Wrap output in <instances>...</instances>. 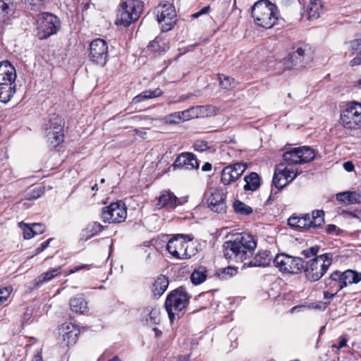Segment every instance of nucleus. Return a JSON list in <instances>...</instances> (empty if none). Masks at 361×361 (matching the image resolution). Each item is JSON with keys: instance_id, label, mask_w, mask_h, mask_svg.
I'll use <instances>...</instances> for the list:
<instances>
[{"instance_id": "nucleus-22", "label": "nucleus", "mask_w": 361, "mask_h": 361, "mask_svg": "<svg viewBox=\"0 0 361 361\" xmlns=\"http://www.w3.org/2000/svg\"><path fill=\"white\" fill-rule=\"evenodd\" d=\"M310 215L305 214L301 216L293 215L288 219V225L300 230L310 228Z\"/></svg>"}, {"instance_id": "nucleus-54", "label": "nucleus", "mask_w": 361, "mask_h": 361, "mask_svg": "<svg viewBox=\"0 0 361 361\" xmlns=\"http://www.w3.org/2000/svg\"><path fill=\"white\" fill-rule=\"evenodd\" d=\"M350 48L353 54L361 55V39H356L350 42Z\"/></svg>"}, {"instance_id": "nucleus-18", "label": "nucleus", "mask_w": 361, "mask_h": 361, "mask_svg": "<svg viewBox=\"0 0 361 361\" xmlns=\"http://www.w3.org/2000/svg\"><path fill=\"white\" fill-rule=\"evenodd\" d=\"M16 71L15 67L8 61L0 62V85L16 84Z\"/></svg>"}, {"instance_id": "nucleus-6", "label": "nucleus", "mask_w": 361, "mask_h": 361, "mask_svg": "<svg viewBox=\"0 0 361 361\" xmlns=\"http://www.w3.org/2000/svg\"><path fill=\"white\" fill-rule=\"evenodd\" d=\"M64 122L61 117L53 114H50L44 124V133L47 142L51 147H56L63 141Z\"/></svg>"}, {"instance_id": "nucleus-19", "label": "nucleus", "mask_w": 361, "mask_h": 361, "mask_svg": "<svg viewBox=\"0 0 361 361\" xmlns=\"http://www.w3.org/2000/svg\"><path fill=\"white\" fill-rule=\"evenodd\" d=\"M186 200L185 198H178L172 192L164 191L158 198V205L160 208L164 207L167 209H173L178 205L182 204Z\"/></svg>"}, {"instance_id": "nucleus-53", "label": "nucleus", "mask_w": 361, "mask_h": 361, "mask_svg": "<svg viewBox=\"0 0 361 361\" xmlns=\"http://www.w3.org/2000/svg\"><path fill=\"white\" fill-rule=\"evenodd\" d=\"M324 286L326 288H329L331 291H334L336 293L340 291L337 290L336 283L331 275L329 277L324 279Z\"/></svg>"}, {"instance_id": "nucleus-3", "label": "nucleus", "mask_w": 361, "mask_h": 361, "mask_svg": "<svg viewBox=\"0 0 361 361\" xmlns=\"http://www.w3.org/2000/svg\"><path fill=\"white\" fill-rule=\"evenodd\" d=\"M189 300L190 295L183 286L176 288L168 294L165 301V308L171 322L175 319L176 315L178 318L182 316L183 311L189 303Z\"/></svg>"}, {"instance_id": "nucleus-43", "label": "nucleus", "mask_w": 361, "mask_h": 361, "mask_svg": "<svg viewBox=\"0 0 361 361\" xmlns=\"http://www.w3.org/2000/svg\"><path fill=\"white\" fill-rule=\"evenodd\" d=\"M237 274V269L232 267H228L224 269H219L216 274L218 277L222 279H227Z\"/></svg>"}, {"instance_id": "nucleus-38", "label": "nucleus", "mask_w": 361, "mask_h": 361, "mask_svg": "<svg viewBox=\"0 0 361 361\" xmlns=\"http://www.w3.org/2000/svg\"><path fill=\"white\" fill-rule=\"evenodd\" d=\"M324 212L323 210H314L310 216V228H319L324 223Z\"/></svg>"}, {"instance_id": "nucleus-24", "label": "nucleus", "mask_w": 361, "mask_h": 361, "mask_svg": "<svg viewBox=\"0 0 361 361\" xmlns=\"http://www.w3.org/2000/svg\"><path fill=\"white\" fill-rule=\"evenodd\" d=\"M104 227L98 222H92L81 231L80 240H87L103 230Z\"/></svg>"}, {"instance_id": "nucleus-16", "label": "nucleus", "mask_w": 361, "mask_h": 361, "mask_svg": "<svg viewBox=\"0 0 361 361\" xmlns=\"http://www.w3.org/2000/svg\"><path fill=\"white\" fill-rule=\"evenodd\" d=\"M226 195L219 190H214L208 197L207 202L208 207L216 213H225L226 211Z\"/></svg>"}, {"instance_id": "nucleus-57", "label": "nucleus", "mask_w": 361, "mask_h": 361, "mask_svg": "<svg viewBox=\"0 0 361 361\" xmlns=\"http://www.w3.org/2000/svg\"><path fill=\"white\" fill-rule=\"evenodd\" d=\"M51 240H52V238H49L46 241L43 242L41 244V245L35 250V254L32 257L39 254L40 252H43L45 249H47L49 247V243Z\"/></svg>"}, {"instance_id": "nucleus-49", "label": "nucleus", "mask_w": 361, "mask_h": 361, "mask_svg": "<svg viewBox=\"0 0 361 361\" xmlns=\"http://www.w3.org/2000/svg\"><path fill=\"white\" fill-rule=\"evenodd\" d=\"M166 250L174 257L178 258V252L176 250V238L175 236L169 240L166 245Z\"/></svg>"}, {"instance_id": "nucleus-7", "label": "nucleus", "mask_w": 361, "mask_h": 361, "mask_svg": "<svg viewBox=\"0 0 361 361\" xmlns=\"http://www.w3.org/2000/svg\"><path fill=\"white\" fill-rule=\"evenodd\" d=\"M273 263L282 273L296 274L304 269L305 261L301 257L280 253L274 258Z\"/></svg>"}, {"instance_id": "nucleus-63", "label": "nucleus", "mask_w": 361, "mask_h": 361, "mask_svg": "<svg viewBox=\"0 0 361 361\" xmlns=\"http://www.w3.org/2000/svg\"><path fill=\"white\" fill-rule=\"evenodd\" d=\"M360 63H361V57L359 54H357V56H355L354 59H353L350 62V64L352 66H357V65H360Z\"/></svg>"}, {"instance_id": "nucleus-11", "label": "nucleus", "mask_w": 361, "mask_h": 361, "mask_svg": "<svg viewBox=\"0 0 361 361\" xmlns=\"http://www.w3.org/2000/svg\"><path fill=\"white\" fill-rule=\"evenodd\" d=\"M127 210L122 202H113L102 209L101 218L104 223H121L125 221Z\"/></svg>"}, {"instance_id": "nucleus-27", "label": "nucleus", "mask_w": 361, "mask_h": 361, "mask_svg": "<svg viewBox=\"0 0 361 361\" xmlns=\"http://www.w3.org/2000/svg\"><path fill=\"white\" fill-rule=\"evenodd\" d=\"M169 286V281L163 275L159 276L154 281L152 292L155 297H160L166 290Z\"/></svg>"}, {"instance_id": "nucleus-12", "label": "nucleus", "mask_w": 361, "mask_h": 361, "mask_svg": "<svg viewBox=\"0 0 361 361\" xmlns=\"http://www.w3.org/2000/svg\"><path fill=\"white\" fill-rule=\"evenodd\" d=\"M89 60L98 66H103L108 59V46L102 39H96L90 44Z\"/></svg>"}, {"instance_id": "nucleus-32", "label": "nucleus", "mask_w": 361, "mask_h": 361, "mask_svg": "<svg viewBox=\"0 0 361 361\" xmlns=\"http://www.w3.org/2000/svg\"><path fill=\"white\" fill-rule=\"evenodd\" d=\"M207 277V271L204 267H198L195 269L190 275V281L194 285L202 283Z\"/></svg>"}, {"instance_id": "nucleus-33", "label": "nucleus", "mask_w": 361, "mask_h": 361, "mask_svg": "<svg viewBox=\"0 0 361 361\" xmlns=\"http://www.w3.org/2000/svg\"><path fill=\"white\" fill-rule=\"evenodd\" d=\"M322 9V6L319 0H310V4L307 8V18L309 20L317 19L319 17Z\"/></svg>"}, {"instance_id": "nucleus-48", "label": "nucleus", "mask_w": 361, "mask_h": 361, "mask_svg": "<svg viewBox=\"0 0 361 361\" xmlns=\"http://www.w3.org/2000/svg\"><path fill=\"white\" fill-rule=\"evenodd\" d=\"M331 276L333 277V279H334V281L336 283L337 286V290H341L343 288H345V286H343V276L341 275V271H335L331 274Z\"/></svg>"}, {"instance_id": "nucleus-61", "label": "nucleus", "mask_w": 361, "mask_h": 361, "mask_svg": "<svg viewBox=\"0 0 361 361\" xmlns=\"http://www.w3.org/2000/svg\"><path fill=\"white\" fill-rule=\"evenodd\" d=\"M34 228L35 235L43 233L45 231V226L39 223H35L32 224Z\"/></svg>"}, {"instance_id": "nucleus-30", "label": "nucleus", "mask_w": 361, "mask_h": 361, "mask_svg": "<svg viewBox=\"0 0 361 361\" xmlns=\"http://www.w3.org/2000/svg\"><path fill=\"white\" fill-rule=\"evenodd\" d=\"M162 91L159 88L154 90H145L137 94L132 99L133 104H137L147 99L155 98L162 94Z\"/></svg>"}, {"instance_id": "nucleus-8", "label": "nucleus", "mask_w": 361, "mask_h": 361, "mask_svg": "<svg viewBox=\"0 0 361 361\" xmlns=\"http://www.w3.org/2000/svg\"><path fill=\"white\" fill-rule=\"evenodd\" d=\"M313 59V51L308 45L297 47L285 59L286 69L301 68L308 65Z\"/></svg>"}, {"instance_id": "nucleus-28", "label": "nucleus", "mask_w": 361, "mask_h": 361, "mask_svg": "<svg viewBox=\"0 0 361 361\" xmlns=\"http://www.w3.org/2000/svg\"><path fill=\"white\" fill-rule=\"evenodd\" d=\"M61 272V268L58 267L55 269H51V270L44 272L39 275L34 280V285L35 286H39L45 282L49 281L54 277L59 275Z\"/></svg>"}, {"instance_id": "nucleus-4", "label": "nucleus", "mask_w": 361, "mask_h": 361, "mask_svg": "<svg viewBox=\"0 0 361 361\" xmlns=\"http://www.w3.org/2000/svg\"><path fill=\"white\" fill-rule=\"evenodd\" d=\"M144 7L143 1L140 0H126L123 1L118 10L116 23L125 27L129 26L136 21Z\"/></svg>"}, {"instance_id": "nucleus-42", "label": "nucleus", "mask_w": 361, "mask_h": 361, "mask_svg": "<svg viewBox=\"0 0 361 361\" xmlns=\"http://www.w3.org/2000/svg\"><path fill=\"white\" fill-rule=\"evenodd\" d=\"M279 172L281 177H283L286 180H288V183L295 179L298 175V171H295L292 168H289L288 166H286L282 169H279Z\"/></svg>"}, {"instance_id": "nucleus-44", "label": "nucleus", "mask_w": 361, "mask_h": 361, "mask_svg": "<svg viewBox=\"0 0 361 361\" xmlns=\"http://www.w3.org/2000/svg\"><path fill=\"white\" fill-rule=\"evenodd\" d=\"M190 242L191 241H187L182 259H189L196 255L197 250Z\"/></svg>"}, {"instance_id": "nucleus-37", "label": "nucleus", "mask_w": 361, "mask_h": 361, "mask_svg": "<svg viewBox=\"0 0 361 361\" xmlns=\"http://www.w3.org/2000/svg\"><path fill=\"white\" fill-rule=\"evenodd\" d=\"M233 208L235 214L240 216H248L253 212L251 207L245 204L239 200H235L233 203Z\"/></svg>"}, {"instance_id": "nucleus-62", "label": "nucleus", "mask_w": 361, "mask_h": 361, "mask_svg": "<svg viewBox=\"0 0 361 361\" xmlns=\"http://www.w3.org/2000/svg\"><path fill=\"white\" fill-rule=\"evenodd\" d=\"M326 231L329 234L336 233L337 231V226L334 224H329L326 226Z\"/></svg>"}, {"instance_id": "nucleus-2", "label": "nucleus", "mask_w": 361, "mask_h": 361, "mask_svg": "<svg viewBox=\"0 0 361 361\" xmlns=\"http://www.w3.org/2000/svg\"><path fill=\"white\" fill-rule=\"evenodd\" d=\"M251 15L258 26L269 29L276 24L279 11L276 6L270 1L259 0L252 6Z\"/></svg>"}, {"instance_id": "nucleus-39", "label": "nucleus", "mask_w": 361, "mask_h": 361, "mask_svg": "<svg viewBox=\"0 0 361 361\" xmlns=\"http://www.w3.org/2000/svg\"><path fill=\"white\" fill-rule=\"evenodd\" d=\"M298 148V151L300 152V158L301 159V164L309 162L314 159L315 152L313 149L307 146L299 147Z\"/></svg>"}, {"instance_id": "nucleus-55", "label": "nucleus", "mask_w": 361, "mask_h": 361, "mask_svg": "<svg viewBox=\"0 0 361 361\" xmlns=\"http://www.w3.org/2000/svg\"><path fill=\"white\" fill-rule=\"evenodd\" d=\"M318 251H319V247L313 246L309 249L304 250L302 252V253L305 257H310L317 255Z\"/></svg>"}, {"instance_id": "nucleus-52", "label": "nucleus", "mask_w": 361, "mask_h": 361, "mask_svg": "<svg viewBox=\"0 0 361 361\" xmlns=\"http://www.w3.org/2000/svg\"><path fill=\"white\" fill-rule=\"evenodd\" d=\"M180 112H181V116H182V120L183 121H188L190 119H192V118H195L197 116V114H195V110H194L193 106H191V107L188 108V109L184 110Z\"/></svg>"}, {"instance_id": "nucleus-40", "label": "nucleus", "mask_w": 361, "mask_h": 361, "mask_svg": "<svg viewBox=\"0 0 361 361\" xmlns=\"http://www.w3.org/2000/svg\"><path fill=\"white\" fill-rule=\"evenodd\" d=\"M14 8L11 0H0V17L5 18L13 13Z\"/></svg>"}, {"instance_id": "nucleus-15", "label": "nucleus", "mask_w": 361, "mask_h": 361, "mask_svg": "<svg viewBox=\"0 0 361 361\" xmlns=\"http://www.w3.org/2000/svg\"><path fill=\"white\" fill-rule=\"evenodd\" d=\"M171 167L173 170H192L199 168V163L192 153L183 152L176 157Z\"/></svg>"}, {"instance_id": "nucleus-59", "label": "nucleus", "mask_w": 361, "mask_h": 361, "mask_svg": "<svg viewBox=\"0 0 361 361\" xmlns=\"http://www.w3.org/2000/svg\"><path fill=\"white\" fill-rule=\"evenodd\" d=\"M347 342H348L347 338L345 337V336H341L339 338L338 343V344H336V343L333 344L331 348H336L337 350H340L343 347L346 346Z\"/></svg>"}, {"instance_id": "nucleus-10", "label": "nucleus", "mask_w": 361, "mask_h": 361, "mask_svg": "<svg viewBox=\"0 0 361 361\" xmlns=\"http://www.w3.org/2000/svg\"><path fill=\"white\" fill-rule=\"evenodd\" d=\"M341 122L348 129L358 128L361 124V104L357 102L348 103L341 114Z\"/></svg>"}, {"instance_id": "nucleus-20", "label": "nucleus", "mask_w": 361, "mask_h": 361, "mask_svg": "<svg viewBox=\"0 0 361 361\" xmlns=\"http://www.w3.org/2000/svg\"><path fill=\"white\" fill-rule=\"evenodd\" d=\"M270 254L271 252L268 250H260L252 259L245 262L244 264L249 267H267L271 260Z\"/></svg>"}, {"instance_id": "nucleus-56", "label": "nucleus", "mask_w": 361, "mask_h": 361, "mask_svg": "<svg viewBox=\"0 0 361 361\" xmlns=\"http://www.w3.org/2000/svg\"><path fill=\"white\" fill-rule=\"evenodd\" d=\"M148 49L154 51V52H160L161 51V46L159 44L157 38L152 41L147 46Z\"/></svg>"}, {"instance_id": "nucleus-13", "label": "nucleus", "mask_w": 361, "mask_h": 361, "mask_svg": "<svg viewBox=\"0 0 361 361\" xmlns=\"http://www.w3.org/2000/svg\"><path fill=\"white\" fill-rule=\"evenodd\" d=\"M176 11L171 4H164L157 11V20L162 32L171 30L176 24Z\"/></svg>"}, {"instance_id": "nucleus-9", "label": "nucleus", "mask_w": 361, "mask_h": 361, "mask_svg": "<svg viewBox=\"0 0 361 361\" xmlns=\"http://www.w3.org/2000/svg\"><path fill=\"white\" fill-rule=\"evenodd\" d=\"M61 23L57 16L51 13H40L37 19V36L40 39L55 35L60 29Z\"/></svg>"}, {"instance_id": "nucleus-35", "label": "nucleus", "mask_w": 361, "mask_h": 361, "mask_svg": "<svg viewBox=\"0 0 361 361\" xmlns=\"http://www.w3.org/2000/svg\"><path fill=\"white\" fill-rule=\"evenodd\" d=\"M300 153L298 147L292 148L283 153V161L287 163L288 165L301 164Z\"/></svg>"}, {"instance_id": "nucleus-25", "label": "nucleus", "mask_w": 361, "mask_h": 361, "mask_svg": "<svg viewBox=\"0 0 361 361\" xmlns=\"http://www.w3.org/2000/svg\"><path fill=\"white\" fill-rule=\"evenodd\" d=\"M245 184L244 185V190L245 191H255L261 185L260 177L255 172H252L248 176L244 177Z\"/></svg>"}, {"instance_id": "nucleus-14", "label": "nucleus", "mask_w": 361, "mask_h": 361, "mask_svg": "<svg viewBox=\"0 0 361 361\" xmlns=\"http://www.w3.org/2000/svg\"><path fill=\"white\" fill-rule=\"evenodd\" d=\"M246 169L247 164L243 162L235 163L224 167L221 171V182L225 185H230L235 182Z\"/></svg>"}, {"instance_id": "nucleus-31", "label": "nucleus", "mask_w": 361, "mask_h": 361, "mask_svg": "<svg viewBox=\"0 0 361 361\" xmlns=\"http://www.w3.org/2000/svg\"><path fill=\"white\" fill-rule=\"evenodd\" d=\"M70 307L73 312L82 314L87 308V303L82 296H78L70 300Z\"/></svg>"}, {"instance_id": "nucleus-5", "label": "nucleus", "mask_w": 361, "mask_h": 361, "mask_svg": "<svg viewBox=\"0 0 361 361\" xmlns=\"http://www.w3.org/2000/svg\"><path fill=\"white\" fill-rule=\"evenodd\" d=\"M332 264V258L328 253L316 256L314 259L304 263L302 271L310 281L319 280L327 271Z\"/></svg>"}, {"instance_id": "nucleus-26", "label": "nucleus", "mask_w": 361, "mask_h": 361, "mask_svg": "<svg viewBox=\"0 0 361 361\" xmlns=\"http://www.w3.org/2000/svg\"><path fill=\"white\" fill-rule=\"evenodd\" d=\"M16 84L0 85V102L2 103L8 102L16 92Z\"/></svg>"}, {"instance_id": "nucleus-64", "label": "nucleus", "mask_w": 361, "mask_h": 361, "mask_svg": "<svg viewBox=\"0 0 361 361\" xmlns=\"http://www.w3.org/2000/svg\"><path fill=\"white\" fill-rule=\"evenodd\" d=\"M343 167L348 172H350V171H353V169H354V165L353 164V163L351 161L345 162L343 164Z\"/></svg>"}, {"instance_id": "nucleus-34", "label": "nucleus", "mask_w": 361, "mask_h": 361, "mask_svg": "<svg viewBox=\"0 0 361 361\" xmlns=\"http://www.w3.org/2000/svg\"><path fill=\"white\" fill-rule=\"evenodd\" d=\"M343 276V286L346 287L348 284L357 283L361 281V273L351 269L341 272Z\"/></svg>"}, {"instance_id": "nucleus-50", "label": "nucleus", "mask_w": 361, "mask_h": 361, "mask_svg": "<svg viewBox=\"0 0 361 361\" xmlns=\"http://www.w3.org/2000/svg\"><path fill=\"white\" fill-rule=\"evenodd\" d=\"M349 204H358L361 202V191H348Z\"/></svg>"}, {"instance_id": "nucleus-36", "label": "nucleus", "mask_w": 361, "mask_h": 361, "mask_svg": "<svg viewBox=\"0 0 361 361\" xmlns=\"http://www.w3.org/2000/svg\"><path fill=\"white\" fill-rule=\"evenodd\" d=\"M196 118L209 117L216 114V108L212 105L195 106H193Z\"/></svg>"}, {"instance_id": "nucleus-45", "label": "nucleus", "mask_w": 361, "mask_h": 361, "mask_svg": "<svg viewBox=\"0 0 361 361\" xmlns=\"http://www.w3.org/2000/svg\"><path fill=\"white\" fill-rule=\"evenodd\" d=\"M164 121L166 123L169 124H176L180 123L182 120V116L181 112H174L173 114H171L169 115H167L164 118Z\"/></svg>"}, {"instance_id": "nucleus-29", "label": "nucleus", "mask_w": 361, "mask_h": 361, "mask_svg": "<svg viewBox=\"0 0 361 361\" xmlns=\"http://www.w3.org/2000/svg\"><path fill=\"white\" fill-rule=\"evenodd\" d=\"M175 238L176 250L178 252V259H182L187 241H192L194 238L192 235L186 234H178L176 235Z\"/></svg>"}, {"instance_id": "nucleus-47", "label": "nucleus", "mask_w": 361, "mask_h": 361, "mask_svg": "<svg viewBox=\"0 0 361 361\" xmlns=\"http://www.w3.org/2000/svg\"><path fill=\"white\" fill-rule=\"evenodd\" d=\"M20 226L23 231V236L25 239H31L35 235L34 228L32 226H30L23 222L20 223Z\"/></svg>"}, {"instance_id": "nucleus-41", "label": "nucleus", "mask_w": 361, "mask_h": 361, "mask_svg": "<svg viewBox=\"0 0 361 361\" xmlns=\"http://www.w3.org/2000/svg\"><path fill=\"white\" fill-rule=\"evenodd\" d=\"M218 78L219 80V85L221 88L225 90H231L235 87L236 82L234 78L224 74H219Z\"/></svg>"}, {"instance_id": "nucleus-1", "label": "nucleus", "mask_w": 361, "mask_h": 361, "mask_svg": "<svg viewBox=\"0 0 361 361\" xmlns=\"http://www.w3.org/2000/svg\"><path fill=\"white\" fill-rule=\"evenodd\" d=\"M256 247L257 242L253 235L241 233L233 240L224 243V256L228 259L243 262L253 255Z\"/></svg>"}, {"instance_id": "nucleus-21", "label": "nucleus", "mask_w": 361, "mask_h": 361, "mask_svg": "<svg viewBox=\"0 0 361 361\" xmlns=\"http://www.w3.org/2000/svg\"><path fill=\"white\" fill-rule=\"evenodd\" d=\"M288 183V180H286L281 177L279 172V168L276 169L272 179V185L275 187V189L271 188V194L267 200V202L271 203V201H274L276 198L278 192L283 188Z\"/></svg>"}, {"instance_id": "nucleus-60", "label": "nucleus", "mask_w": 361, "mask_h": 361, "mask_svg": "<svg viewBox=\"0 0 361 361\" xmlns=\"http://www.w3.org/2000/svg\"><path fill=\"white\" fill-rule=\"evenodd\" d=\"M336 198L340 202L349 204L348 191L338 193Z\"/></svg>"}, {"instance_id": "nucleus-58", "label": "nucleus", "mask_w": 361, "mask_h": 361, "mask_svg": "<svg viewBox=\"0 0 361 361\" xmlns=\"http://www.w3.org/2000/svg\"><path fill=\"white\" fill-rule=\"evenodd\" d=\"M207 142L204 141H197L194 144V149L196 151L203 152L207 149Z\"/></svg>"}, {"instance_id": "nucleus-23", "label": "nucleus", "mask_w": 361, "mask_h": 361, "mask_svg": "<svg viewBox=\"0 0 361 361\" xmlns=\"http://www.w3.org/2000/svg\"><path fill=\"white\" fill-rule=\"evenodd\" d=\"M142 319L148 324H157L160 322L159 309L154 306H148L142 312Z\"/></svg>"}, {"instance_id": "nucleus-46", "label": "nucleus", "mask_w": 361, "mask_h": 361, "mask_svg": "<svg viewBox=\"0 0 361 361\" xmlns=\"http://www.w3.org/2000/svg\"><path fill=\"white\" fill-rule=\"evenodd\" d=\"M44 192V187H38L36 188L27 194V200H36L39 197H40Z\"/></svg>"}, {"instance_id": "nucleus-51", "label": "nucleus", "mask_w": 361, "mask_h": 361, "mask_svg": "<svg viewBox=\"0 0 361 361\" xmlns=\"http://www.w3.org/2000/svg\"><path fill=\"white\" fill-rule=\"evenodd\" d=\"M12 290L11 286L0 288V305L4 304L8 298Z\"/></svg>"}, {"instance_id": "nucleus-17", "label": "nucleus", "mask_w": 361, "mask_h": 361, "mask_svg": "<svg viewBox=\"0 0 361 361\" xmlns=\"http://www.w3.org/2000/svg\"><path fill=\"white\" fill-rule=\"evenodd\" d=\"M59 335L62 337L61 343L63 346H68L76 343L79 331L71 324H63L59 328Z\"/></svg>"}]
</instances>
